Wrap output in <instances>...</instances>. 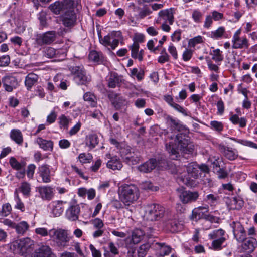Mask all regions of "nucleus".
<instances>
[{"label": "nucleus", "mask_w": 257, "mask_h": 257, "mask_svg": "<svg viewBox=\"0 0 257 257\" xmlns=\"http://www.w3.org/2000/svg\"><path fill=\"white\" fill-rule=\"evenodd\" d=\"M185 133L178 134L174 142L166 144V148L170 156H174L173 159L177 160L180 157L179 150L185 154H192L194 150V146L190 141V137Z\"/></svg>", "instance_id": "obj_1"}, {"label": "nucleus", "mask_w": 257, "mask_h": 257, "mask_svg": "<svg viewBox=\"0 0 257 257\" xmlns=\"http://www.w3.org/2000/svg\"><path fill=\"white\" fill-rule=\"evenodd\" d=\"M188 175L178 177L177 180L182 182L188 187H194L197 185L195 180L201 177L202 173L209 174L210 169L205 164H198L196 162L189 163L185 166Z\"/></svg>", "instance_id": "obj_2"}, {"label": "nucleus", "mask_w": 257, "mask_h": 257, "mask_svg": "<svg viewBox=\"0 0 257 257\" xmlns=\"http://www.w3.org/2000/svg\"><path fill=\"white\" fill-rule=\"evenodd\" d=\"M119 196L121 202L129 206L137 201L140 195L138 188L133 184H124L119 189Z\"/></svg>", "instance_id": "obj_3"}, {"label": "nucleus", "mask_w": 257, "mask_h": 257, "mask_svg": "<svg viewBox=\"0 0 257 257\" xmlns=\"http://www.w3.org/2000/svg\"><path fill=\"white\" fill-rule=\"evenodd\" d=\"M35 245L34 241L27 237L14 241L11 244L10 248L16 253L27 256L33 253Z\"/></svg>", "instance_id": "obj_4"}, {"label": "nucleus", "mask_w": 257, "mask_h": 257, "mask_svg": "<svg viewBox=\"0 0 257 257\" xmlns=\"http://www.w3.org/2000/svg\"><path fill=\"white\" fill-rule=\"evenodd\" d=\"M176 191L179 193V199L183 204L195 202L199 197V193L198 191L186 190V188L183 186L178 188Z\"/></svg>", "instance_id": "obj_5"}, {"label": "nucleus", "mask_w": 257, "mask_h": 257, "mask_svg": "<svg viewBox=\"0 0 257 257\" xmlns=\"http://www.w3.org/2000/svg\"><path fill=\"white\" fill-rule=\"evenodd\" d=\"M165 213V208L161 205L152 204L148 206L146 211L147 219L151 221L159 220Z\"/></svg>", "instance_id": "obj_6"}, {"label": "nucleus", "mask_w": 257, "mask_h": 257, "mask_svg": "<svg viewBox=\"0 0 257 257\" xmlns=\"http://www.w3.org/2000/svg\"><path fill=\"white\" fill-rule=\"evenodd\" d=\"M69 70L71 74L74 76V80L76 81L78 85L87 86L90 81L83 67L81 68L79 66H71L69 68Z\"/></svg>", "instance_id": "obj_7"}, {"label": "nucleus", "mask_w": 257, "mask_h": 257, "mask_svg": "<svg viewBox=\"0 0 257 257\" xmlns=\"http://www.w3.org/2000/svg\"><path fill=\"white\" fill-rule=\"evenodd\" d=\"M106 91L108 98L115 110H120L126 105V99L123 97L120 96V94L115 93L111 90Z\"/></svg>", "instance_id": "obj_8"}, {"label": "nucleus", "mask_w": 257, "mask_h": 257, "mask_svg": "<svg viewBox=\"0 0 257 257\" xmlns=\"http://www.w3.org/2000/svg\"><path fill=\"white\" fill-rule=\"evenodd\" d=\"M56 37V32L55 31H47L42 34H37L35 42L39 46L45 44H50L53 42Z\"/></svg>", "instance_id": "obj_9"}, {"label": "nucleus", "mask_w": 257, "mask_h": 257, "mask_svg": "<svg viewBox=\"0 0 257 257\" xmlns=\"http://www.w3.org/2000/svg\"><path fill=\"white\" fill-rule=\"evenodd\" d=\"M63 25L68 28L73 27L76 22L77 17L74 9H68L61 16Z\"/></svg>", "instance_id": "obj_10"}, {"label": "nucleus", "mask_w": 257, "mask_h": 257, "mask_svg": "<svg viewBox=\"0 0 257 257\" xmlns=\"http://www.w3.org/2000/svg\"><path fill=\"white\" fill-rule=\"evenodd\" d=\"M164 118L166 124L169 126L171 130L177 131L180 132L184 131L185 132L188 133L189 130L185 125L182 124L178 119H174L173 117L167 114L164 115Z\"/></svg>", "instance_id": "obj_11"}, {"label": "nucleus", "mask_w": 257, "mask_h": 257, "mask_svg": "<svg viewBox=\"0 0 257 257\" xmlns=\"http://www.w3.org/2000/svg\"><path fill=\"white\" fill-rule=\"evenodd\" d=\"M230 225L232 228L234 238L238 242L242 241L247 235L246 231L241 223L239 221H233Z\"/></svg>", "instance_id": "obj_12"}, {"label": "nucleus", "mask_w": 257, "mask_h": 257, "mask_svg": "<svg viewBox=\"0 0 257 257\" xmlns=\"http://www.w3.org/2000/svg\"><path fill=\"white\" fill-rule=\"evenodd\" d=\"M242 243L241 247L243 251L248 253V254L252 253L257 247V240L253 237H245V239L239 242Z\"/></svg>", "instance_id": "obj_13"}, {"label": "nucleus", "mask_w": 257, "mask_h": 257, "mask_svg": "<svg viewBox=\"0 0 257 257\" xmlns=\"http://www.w3.org/2000/svg\"><path fill=\"white\" fill-rule=\"evenodd\" d=\"M209 211L208 207L199 206L195 208L192 211V214L189 218L192 221L198 222L201 219H204L206 213Z\"/></svg>", "instance_id": "obj_14"}, {"label": "nucleus", "mask_w": 257, "mask_h": 257, "mask_svg": "<svg viewBox=\"0 0 257 257\" xmlns=\"http://www.w3.org/2000/svg\"><path fill=\"white\" fill-rule=\"evenodd\" d=\"M219 151L224 156L230 161H233L236 159L238 155L236 149H232L231 148L226 147L223 144H219L218 146Z\"/></svg>", "instance_id": "obj_15"}, {"label": "nucleus", "mask_w": 257, "mask_h": 257, "mask_svg": "<svg viewBox=\"0 0 257 257\" xmlns=\"http://www.w3.org/2000/svg\"><path fill=\"white\" fill-rule=\"evenodd\" d=\"M88 59L97 65H104L107 62V60L101 52H98L95 50L89 51Z\"/></svg>", "instance_id": "obj_16"}, {"label": "nucleus", "mask_w": 257, "mask_h": 257, "mask_svg": "<svg viewBox=\"0 0 257 257\" xmlns=\"http://www.w3.org/2000/svg\"><path fill=\"white\" fill-rule=\"evenodd\" d=\"M2 82L5 90L9 92H12L18 85V81L16 77L10 75L4 76L2 79Z\"/></svg>", "instance_id": "obj_17"}, {"label": "nucleus", "mask_w": 257, "mask_h": 257, "mask_svg": "<svg viewBox=\"0 0 257 257\" xmlns=\"http://www.w3.org/2000/svg\"><path fill=\"white\" fill-rule=\"evenodd\" d=\"M36 191L40 194L44 200H51L54 196L53 188L49 186H39L36 188Z\"/></svg>", "instance_id": "obj_18"}, {"label": "nucleus", "mask_w": 257, "mask_h": 257, "mask_svg": "<svg viewBox=\"0 0 257 257\" xmlns=\"http://www.w3.org/2000/svg\"><path fill=\"white\" fill-rule=\"evenodd\" d=\"M31 257H56L51 248L47 245H42L32 253Z\"/></svg>", "instance_id": "obj_19"}, {"label": "nucleus", "mask_w": 257, "mask_h": 257, "mask_svg": "<svg viewBox=\"0 0 257 257\" xmlns=\"http://www.w3.org/2000/svg\"><path fill=\"white\" fill-rule=\"evenodd\" d=\"M106 156L110 159L106 164L108 168L113 170H119L122 168V161L117 156H111L110 153L107 154Z\"/></svg>", "instance_id": "obj_20"}, {"label": "nucleus", "mask_w": 257, "mask_h": 257, "mask_svg": "<svg viewBox=\"0 0 257 257\" xmlns=\"http://www.w3.org/2000/svg\"><path fill=\"white\" fill-rule=\"evenodd\" d=\"M156 167V158H151L148 160L139 165L138 170L144 173H148L151 172Z\"/></svg>", "instance_id": "obj_21"}, {"label": "nucleus", "mask_w": 257, "mask_h": 257, "mask_svg": "<svg viewBox=\"0 0 257 257\" xmlns=\"http://www.w3.org/2000/svg\"><path fill=\"white\" fill-rule=\"evenodd\" d=\"M50 173L49 166L47 164L42 165L38 168V173L42 178V181L44 183H47L51 182Z\"/></svg>", "instance_id": "obj_22"}, {"label": "nucleus", "mask_w": 257, "mask_h": 257, "mask_svg": "<svg viewBox=\"0 0 257 257\" xmlns=\"http://www.w3.org/2000/svg\"><path fill=\"white\" fill-rule=\"evenodd\" d=\"M226 203L228 206L233 210H240L244 205V201L240 197H233L226 198Z\"/></svg>", "instance_id": "obj_23"}, {"label": "nucleus", "mask_w": 257, "mask_h": 257, "mask_svg": "<svg viewBox=\"0 0 257 257\" xmlns=\"http://www.w3.org/2000/svg\"><path fill=\"white\" fill-rule=\"evenodd\" d=\"M64 202L63 201L58 200L56 201H53L49 205L51 206V212L53 217L60 216L64 211V207L63 204Z\"/></svg>", "instance_id": "obj_24"}, {"label": "nucleus", "mask_w": 257, "mask_h": 257, "mask_svg": "<svg viewBox=\"0 0 257 257\" xmlns=\"http://www.w3.org/2000/svg\"><path fill=\"white\" fill-rule=\"evenodd\" d=\"M80 208L79 205L71 206L67 211V218L72 221H76L78 219Z\"/></svg>", "instance_id": "obj_25"}, {"label": "nucleus", "mask_w": 257, "mask_h": 257, "mask_svg": "<svg viewBox=\"0 0 257 257\" xmlns=\"http://www.w3.org/2000/svg\"><path fill=\"white\" fill-rule=\"evenodd\" d=\"M99 143V138L96 134H89L85 138V144L90 149L94 148Z\"/></svg>", "instance_id": "obj_26"}, {"label": "nucleus", "mask_w": 257, "mask_h": 257, "mask_svg": "<svg viewBox=\"0 0 257 257\" xmlns=\"http://www.w3.org/2000/svg\"><path fill=\"white\" fill-rule=\"evenodd\" d=\"M37 143L39 147L44 151H53V142L51 140H47L39 137L37 139Z\"/></svg>", "instance_id": "obj_27"}, {"label": "nucleus", "mask_w": 257, "mask_h": 257, "mask_svg": "<svg viewBox=\"0 0 257 257\" xmlns=\"http://www.w3.org/2000/svg\"><path fill=\"white\" fill-rule=\"evenodd\" d=\"M38 76L34 73H29L25 78V84L28 90H31L33 86L38 81Z\"/></svg>", "instance_id": "obj_28"}, {"label": "nucleus", "mask_w": 257, "mask_h": 257, "mask_svg": "<svg viewBox=\"0 0 257 257\" xmlns=\"http://www.w3.org/2000/svg\"><path fill=\"white\" fill-rule=\"evenodd\" d=\"M107 81V86L111 88H115L117 85L121 83V80L116 72H111L110 77Z\"/></svg>", "instance_id": "obj_29"}, {"label": "nucleus", "mask_w": 257, "mask_h": 257, "mask_svg": "<svg viewBox=\"0 0 257 257\" xmlns=\"http://www.w3.org/2000/svg\"><path fill=\"white\" fill-rule=\"evenodd\" d=\"M156 161L157 169L159 171H165L167 170V166L171 161L162 156L156 158Z\"/></svg>", "instance_id": "obj_30"}, {"label": "nucleus", "mask_w": 257, "mask_h": 257, "mask_svg": "<svg viewBox=\"0 0 257 257\" xmlns=\"http://www.w3.org/2000/svg\"><path fill=\"white\" fill-rule=\"evenodd\" d=\"M174 8H171L170 9L161 10L159 13L160 17L164 18L165 17H167V20L168 21L170 25H172L174 22V17L173 15Z\"/></svg>", "instance_id": "obj_31"}, {"label": "nucleus", "mask_w": 257, "mask_h": 257, "mask_svg": "<svg viewBox=\"0 0 257 257\" xmlns=\"http://www.w3.org/2000/svg\"><path fill=\"white\" fill-rule=\"evenodd\" d=\"M56 239L58 240L60 243L61 245L65 246L66 243L69 241L70 238L68 237L67 232L66 230L63 229H58V232L57 234Z\"/></svg>", "instance_id": "obj_32"}, {"label": "nucleus", "mask_w": 257, "mask_h": 257, "mask_svg": "<svg viewBox=\"0 0 257 257\" xmlns=\"http://www.w3.org/2000/svg\"><path fill=\"white\" fill-rule=\"evenodd\" d=\"M133 43L132 45L128 46V48H133L135 49L138 48L140 46L139 44L142 43L145 41V36L143 34L136 33L134 34L133 38Z\"/></svg>", "instance_id": "obj_33"}, {"label": "nucleus", "mask_w": 257, "mask_h": 257, "mask_svg": "<svg viewBox=\"0 0 257 257\" xmlns=\"http://www.w3.org/2000/svg\"><path fill=\"white\" fill-rule=\"evenodd\" d=\"M231 122L234 124H239L241 128H244L246 125L247 119L245 117L239 118L237 114L232 115L229 118Z\"/></svg>", "instance_id": "obj_34"}, {"label": "nucleus", "mask_w": 257, "mask_h": 257, "mask_svg": "<svg viewBox=\"0 0 257 257\" xmlns=\"http://www.w3.org/2000/svg\"><path fill=\"white\" fill-rule=\"evenodd\" d=\"M132 154V155L125 157L124 161L127 164L131 163L132 165H136L141 161V157L138 152H133Z\"/></svg>", "instance_id": "obj_35"}, {"label": "nucleus", "mask_w": 257, "mask_h": 257, "mask_svg": "<svg viewBox=\"0 0 257 257\" xmlns=\"http://www.w3.org/2000/svg\"><path fill=\"white\" fill-rule=\"evenodd\" d=\"M10 137L19 145H22L23 142V135L19 130H12L11 132Z\"/></svg>", "instance_id": "obj_36"}, {"label": "nucleus", "mask_w": 257, "mask_h": 257, "mask_svg": "<svg viewBox=\"0 0 257 257\" xmlns=\"http://www.w3.org/2000/svg\"><path fill=\"white\" fill-rule=\"evenodd\" d=\"M144 232L140 229H136L132 232V241L134 244H137L140 242L144 236Z\"/></svg>", "instance_id": "obj_37"}, {"label": "nucleus", "mask_w": 257, "mask_h": 257, "mask_svg": "<svg viewBox=\"0 0 257 257\" xmlns=\"http://www.w3.org/2000/svg\"><path fill=\"white\" fill-rule=\"evenodd\" d=\"M29 225L26 221H23L16 224L15 223L14 228L18 234H23L29 228Z\"/></svg>", "instance_id": "obj_38"}, {"label": "nucleus", "mask_w": 257, "mask_h": 257, "mask_svg": "<svg viewBox=\"0 0 257 257\" xmlns=\"http://www.w3.org/2000/svg\"><path fill=\"white\" fill-rule=\"evenodd\" d=\"M140 46L135 49L133 48H129L131 50V56L133 58L136 59H138L139 61L141 62L143 60L144 51L143 49L139 50Z\"/></svg>", "instance_id": "obj_39"}, {"label": "nucleus", "mask_w": 257, "mask_h": 257, "mask_svg": "<svg viewBox=\"0 0 257 257\" xmlns=\"http://www.w3.org/2000/svg\"><path fill=\"white\" fill-rule=\"evenodd\" d=\"M178 221L175 219H171L168 221L166 227L172 233H176L178 230Z\"/></svg>", "instance_id": "obj_40"}, {"label": "nucleus", "mask_w": 257, "mask_h": 257, "mask_svg": "<svg viewBox=\"0 0 257 257\" xmlns=\"http://www.w3.org/2000/svg\"><path fill=\"white\" fill-rule=\"evenodd\" d=\"M50 10L55 14H59L63 11V5L60 1H56L49 6Z\"/></svg>", "instance_id": "obj_41"}, {"label": "nucleus", "mask_w": 257, "mask_h": 257, "mask_svg": "<svg viewBox=\"0 0 257 257\" xmlns=\"http://www.w3.org/2000/svg\"><path fill=\"white\" fill-rule=\"evenodd\" d=\"M83 99L86 101L90 102L91 107H94L97 106V101L95 100V96L90 92L85 93L83 95Z\"/></svg>", "instance_id": "obj_42"}, {"label": "nucleus", "mask_w": 257, "mask_h": 257, "mask_svg": "<svg viewBox=\"0 0 257 257\" xmlns=\"http://www.w3.org/2000/svg\"><path fill=\"white\" fill-rule=\"evenodd\" d=\"M59 124L60 128L63 127L64 129L67 130L69 123L71 121L72 119L68 118L64 114H62L59 117Z\"/></svg>", "instance_id": "obj_43"}, {"label": "nucleus", "mask_w": 257, "mask_h": 257, "mask_svg": "<svg viewBox=\"0 0 257 257\" xmlns=\"http://www.w3.org/2000/svg\"><path fill=\"white\" fill-rule=\"evenodd\" d=\"M210 124V128L218 133H221L223 130L224 124L222 122L213 120L211 121Z\"/></svg>", "instance_id": "obj_44"}, {"label": "nucleus", "mask_w": 257, "mask_h": 257, "mask_svg": "<svg viewBox=\"0 0 257 257\" xmlns=\"http://www.w3.org/2000/svg\"><path fill=\"white\" fill-rule=\"evenodd\" d=\"M249 46V43H248V40L246 38V37L242 38L241 40V43H239L238 42L236 44H233L232 47L233 49H242L243 48H245L246 49L248 48Z\"/></svg>", "instance_id": "obj_45"}, {"label": "nucleus", "mask_w": 257, "mask_h": 257, "mask_svg": "<svg viewBox=\"0 0 257 257\" xmlns=\"http://www.w3.org/2000/svg\"><path fill=\"white\" fill-rule=\"evenodd\" d=\"M214 173L218 176V177L220 179H224L228 176V172H227L226 166H222Z\"/></svg>", "instance_id": "obj_46"}, {"label": "nucleus", "mask_w": 257, "mask_h": 257, "mask_svg": "<svg viewBox=\"0 0 257 257\" xmlns=\"http://www.w3.org/2000/svg\"><path fill=\"white\" fill-rule=\"evenodd\" d=\"M152 13V11L148 6L147 5H145L137 16V18L140 19H144L147 16L150 15Z\"/></svg>", "instance_id": "obj_47"}, {"label": "nucleus", "mask_w": 257, "mask_h": 257, "mask_svg": "<svg viewBox=\"0 0 257 257\" xmlns=\"http://www.w3.org/2000/svg\"><path fill=\"white\" fill-rule=\"evenodd\" d=\"M225 32V29L224 27L221 26L216 30L212 31L211 33V37L213 39H218L221 38Z\"/></svg>", "instance_id": "obj_48"}, {"label": "nucleus", "mask_w": 257, "mask_h": 257, "mask_svg": "<svg viewBox=\"0 0 257 257\" xmlns=\"http://www.w3.org/2000/svg\"><path fill=\"white\" fill-rule=\"evenodd\" d=\"M150 247V245L147 243L140 245L138 250V256L145 257L148 251L149 250Z\"/></svg>", "instance_id": "obj_49"}, {"label": "nucleus", "mask_w": 257, "mask_h": 257, "mask_svg": "<svg viewBox=\"0 0 257 257\" xmlns=\"http://www.w3.org/2000/svg\"><path fill=\"white\" fill-rule=\"evenodd\" d=\"M20 191L25 196H29L30 194L31 188L30 184L26 182H24L21 183V185L20 187Z\"/></svg>", "instance_id": "obj_50"}, {"label": "nucleus", "mask_w": 257, "mask_h": 257, "mask_svg": "<svg viewBox=\"0 0 257 257\" xmlns=\"http://www.w3.org/2000/svg\"><path fill=\"white\" fill-rule=\"evenodd\" d=\"M202 184L205 185L206 187L211 188L214 186V182L210 177V176H207L206 174H204V176L201 179Z\"/></svg>", "instance_id": "obj_51"}, {"label": "nucleus", "mask_w": 257, "mask_h": 257, "mask_svg": "<svg viewBox=\"0 0 257 257\" xmlns=\"http://www.w3.org/2000/svg\"><path fill=\"white\" fill-rule=\"evenodd\" d=\"M57 52H58V50L51 47L47 48L44 50L45 55L50 58L56 57L58 55Z\"/></svg>", "instance_id": "obj_52"}, {"label": "nucleus", "mask_w": 257, "mask_h": 257, "mask_svg": "<svg viewBox=\"0 0 257 257\" xmlns=\"http://www.w3.org/2000/svg\"><path fill=\"white\" fill-rule=\"evenodd\" d=\"M213 56L212 59L215 62H221L224 59L223 55L222 54V51L219 49H215L213 51Z\"/></svg>", "instance_id": "obj_53"}, {"label": "nucleus", "mask_w": 257, "mask_h": 257, "mask_svg": "<svg viewBox=\"0 0 257 257\" xmlns=\"http://www.w3.org/2000/svg\"><path fill=\"white\" fill-rule=\"evenodd\" d=\"M225 240V238L224 237H221L218 239L213 240L212 243L213 248L216 250L221 249V245Z\"/></svg>", "instance_id": "obj_54"}, {"label": "nucleus", "mask_w": 257, "mask_h": 257, "mask_svg": "<svg viewBox=\"0 0 257 257\" xmlns=\"http://www.w3.org/2000/svg\"><path fill=\"white\" fill-rule=\"evenodd\" d=\"M93 158L92 155L90 153H88L86 156L84 153H81L78 156V159L82 163H90Z\"/></svg>", "instance_id": "obj_55"}, {"label": "nucleus", "mask_w": 257, "mask_h": 257, "mask_svg": "<svg viewBox=\"0 0 257 257\" xmlns=\"http://www.w3.org/2000/svg\"><path fill=\"white\" fill-rule=\"evenodd\" d=\"M11 205L8 203H6L2 206V210L0 211V215L6 217L11 213Z\"/></svg>", "instance_id": "obj_56"}, {"label": "nucleus", "mask_w": 257, "mask_h": 257, "mask_svg": "<svg viewBox=\"0 0 257 257\" xmlns=\"http://www.w3.org/2000/svg\"><path fill=\"white\" fill-rule=\"evenodd\" d=\"M192 17L195 22L200 23L202 22L203 14L199 10H194L192 12Z\"/></svg>", "instance_id": "obj_57"}, {"label": "nucleus", "mask_w": 257, "mask_h": 257, "mask_svg": "<svg viewBox=\"0 0 257 257\" xmlns=\"http://www.w3.org/2000/svg\"><path fill=\"white\" fill-rule=\"evenodd\" d=\"M203 43V37L201 36H198L190 39L188 42V45L194 47L198 44Z\"/></svg>", "instance_id": "obj_58"}, {"label": "nucleus", "mask_w": 257, "mask_h": 257, "mask_svg": "<svg viewBox=\"0 0 257 257\" xmlns=\"http://www.w3.org/2000/svg\"><path fill=\"white\" fill-rule=\"evenodd\" d=\"M232 139L244 146L257 149V144L251 141L245 140L237 139L235 138H232Z\"/></svg>", "instance_id": "obj_59"}, {"label": "nucleus", "mask_w": 257, "mask_h": 257, "mask_svg": "<svg viewBox=\"0 0 257 257\" xmlns=\"http://www.w3.org/2000/svg\"><path fill=\"white\" fill-rule=\"evenodd\" d=\"M220 199L219 196L217 194H210L207 195L204 199V201L208 202L210 204H213Z\"/></svg>", "instance_id": "obj_60"}, {"label": "nucleus", "mask_w": 257, "mask_h": 257, "mask_svg": "<svg viewBox=\"0 0 257 257\" xmlns=\"http://www.w3.org/2000/svg\"><path fill=\"white\" fill-rule=\"evenodd\" d=\"M9 164L11 167L16 170H20L21 169V164L14 157H11L9 160Z\"/></svg>", "instance_id": "obj_61"}, {"label": "nucleus", "mask_w": 257, "mask_h": 257, "mask_svg": "<svg viewBox=\"0 0 257 257\" xmlns=\"http://www.w3.org/2000/svg\"><path fill=\"white\" fill-rule=\"evenodd\" d=\"M166 171H168L171 174L176 175L178 174V169L175 164L170 161L167 166Z\"/></svg>", "instance_id": "obj_62"}, {"label": "nucleus", "mask_w": 257, "mask_h": 257, "mask_svg": "<svg viewBox=\"0 0 257 257\" xmlns=\"http://www.w3.org/2000/svg\"><path fill=\"white\" fill-rule=\"evenodd\" d=\"M61 4L63 5V10L68 9H74V0H63L61 2Z\"/></svg>", "instance_id": "obj_63"}, {"label": "nucleus", "mask_w": 257, "mask_h": 257, "mask_svg": "<svg viewBox=\"0 0 257 257\" xmlns=\"http://www.w3.org/2000/svg\"><path fill=\"white\" fill-rule=\"evenodd\" d=\"M161 248L160 249V255L164 256L168 255L171 251L172 248L170 246L165 245V243L161 245Z\"/></svg>", "instance_id": "obj_64"}]
</instances>
